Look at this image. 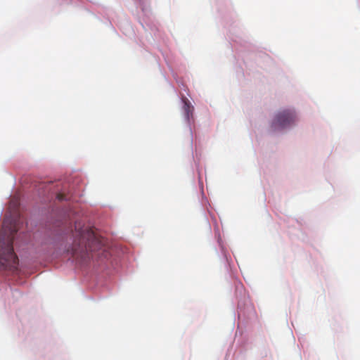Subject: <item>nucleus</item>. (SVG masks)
Here are the masks:
<instances>
[{
	"label": "nucleus",
	"mask_w": 360,
	"mask_h": 360,
	"mask_svg": "<svg viewBox=\"0 0 360 360\" xmlns=\"http://www.w3.org/2000/svg\"><path fill=\"white\" fill-rule=\"evenodd\" d=\"M0 233V266L4 269L16 270L18 258L14 252L13 243L18 231V224L14 220L5 219Z\"/></svg>",
	"instance_id": "1"
},
{
	"label": "nucleus",
	"mask_w": 360,
	"mask_h": 360,
	"mask_svg": "<svg viewBox=\"0 0 360 360\" xmlns=\"http://www.w3.org/2000/svg\"><path fill=\"white\" fill-rule=\"evenodd\" d=\"M74 242L72 247L67 250V252L75 259L86 261L93 257V252L101 248V243L95 233L90 229H83L75 225L73 233Z\"/></svg>",
	"instance_id": "2"
},
{
	"label": "nucleus",
	"mask_w": 360,
	"mask_h": 360,
	"mask_svg": "<svg viewBox=\"0 0 360 360\" xmlns=\"http://www.w3.org/2000/svg\"><path fill=\"white\" fill-rule=\"evenodd\" d=\"M297 121V115L292 109H285L279 111L274 117L271 127L274 130L284 129Z\"/></svg>",
	"instance_id": "3"
},
{
	"label": "nucleus",
	"mask_w": 360,
	"mask_h": 360,
	"mask_svg": "<svg viewBox=\"0 0 360 360\" xmlns=\"http://www.w3.org/2000/svg\"><path fill=\"white\" fill-rule=\"evenodd\" d=\"M182 101L184 103L183 110L184 116L187 121L190 122L191 118H193V106L186 97L182 98Z\"/></svg>",
	"instance_id": "4"
},
{
	"label": "nucleus",
	"mask_w": 360,
	"mask_h": 360,
	"mask_svg": "<svg viewBox=\"0 0 360 360\" xmlns=\"http://www.w3.org/2000/svg\"><path fill=\"white\" fill-rule=\"evenodd\" d=\"M57 198L59 200H66V198L64 194L63 193H58L57 195Z\"/></svg>",
	"instance_id": "5"
}]
</instances>
